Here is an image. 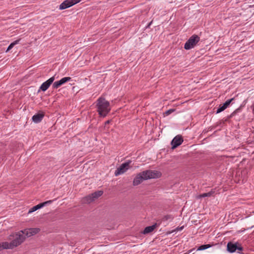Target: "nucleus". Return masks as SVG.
<instances>
[{"instance_id": "1", "label": "nucleus", "mask_w": 254, "mask_h": 254, "mask_svg": "<svg viewBox=\"0 0 254 254\" xmlns=\"http://www.w3.org/2000/svg\"><path fill=\"white\" fill-rule=\"evenodd\" d=\"M25 235L21 230L10 235L8 240L10 242L9 243L4 242V246L7 249H13L20 245L25 241Z\"/></svg>"}, {"instance_id": "2", "label": "nucleus", "mask_w": 254, "mask_h": 254, "mask_svg": "<svg viewBox=\"0 0 254 254\" xmlns=\"http://www.w3.org/2000/svg\"><path fill=\"white\" fill-rule=\"evenodd\" d=\"M161 176L160 172L154 170H146L138 174L133 181V185L137 186L144 180L159 178Z\"/></svg>"}, {"instance_id": "3", "label": "nucleus", "mask_w": 254, "mask_h": 254, "mask_svg": "<svg viewBox=\"0 0 254 254\" xmlns=\"http://www.w3.org/2000/svg\"><path fill=\"white\" fill-rule=\"evenodd\" d=\"M96 107L100 117L103 118L108 115L111 109L110 103L102 97L97 99Z\"/></svg>"}, {"instance_id": "4", "label": "nucleus", "mask_w": 254, "mask_h": 254, "mask_svg": "<svg viewBox=\"0 0 254 254\" xmlns=\"http://www.w3.org/2000/svg\"><path fill=\"white\" fill-rule=\"evenodd\" d=\"M199 40L200 38L198 36L193 35L186 42L184 46V48L186 50H190L193 48Z\"/></svg>"}, {"instance_id": "5", "label": "nucleus", "mask_w": 254, "mask_h": 254, "mask_svg": "<svg viewBox=\"0 0 254 254\" xmlns=\"http://www.w3.org/2000/svg\"><path fill=\"white\" fill-rule=\"evenodd\" d=\"M227 250L229 253H231L234 252L240 253V251H243V248L241 246V245L238 243L230 242L227 244Z\"/></svg>"}, {"instance_id": "6", "label": "nucleus", "mask_w": 254, "mask_h": 254, "mask_svg": "<svg viewBox=\"0 0 254 254\" xmlns=\"http://www.w3.org/2000/svg\"><path fill=\"white\" fill-rule=\"evenodd\" d=\"M131 161H128L124 163H123L119 167H118L115 171L114 174L115 176H118L120 175L123 174L129 168V164Z\"/></svg>"}, {"instance_id": "7", "label": "nucleus", "mask_w": 254, "mask_h": 254, "mask_svg": "<svg viewBox=\"0 0 254 254\" xmlns=\"http://www.w3.org/2000/svg\"><path fill=\"white\" fill-rule=\"evenodd\" d=\"M80 1V0H65L60 5V9H64L68 8Z\"/></svg>"}, {"instance_id": "8", "label": "nucleus", "mask_w": 254, "mask_h": 254, "mask_svg": "<svg viewBox=\"0 0 254 254\" xmlns=\"http://www.w3.org/2000/svg\"><path fill=\"white\" fill-rule=\"evenodd\" d=\"M55 79V77L52 76L47 81L43 82L40 86L38 90V92H39L40 91H42L43 92L46 91L50 86V85L54 82Z\"/></svg>"}, {"instance_id": "9", "label": "nucleus", "mask_w": 254, "mask_h": 254, "mask_svg": "<svg viewBox=\"0 0 254 254\" xmlns=\"http://www.w3.org/2000/svg\"><path fill=\"white\" fill-rule=\"evenodd\" d=\"M22 231H23L25 237H29L37 234L40 231V229L37 228L26 229L22 230Z\"/></svg>"}, {"instance_id": "10", "label": "nucleus", "mask_w": 254, "mask_h": 254, "mask_svg": "<svg viewBox=\"0 0 254 254\" xmlns=\"http://www.w3.org/2000/svg\"><path fill=\"white\" fill-rule=\"evenodd\" d=\"M103 192L102 191H96L94 193H92L91 194L87 196L85 199L86 201L88 203L93 201L95 199L97 198L99 196H101L103 194Z\"/></svg>"}, {"instance_id": "11", "label": "nucleus", "mask_w": 254, "mask_h": 254, "mask_svg": "<svg viewBox=\"0 0 254 254\" xmlns=\"http://www.w3.org/2000/svg\"><path fill=\"white\" fill-rule=\"evenodd\" d=\"M183 141V139L181 135H178L176 136L172 140L171 144L172 148L174 149L180 145Z\"/></svg>"}, {"instance_id": "12", "label": "nucleus", "mask_w": 254, "mask_h": 254, "mask_svg": "<svg viewBox=\"0 0 254 254\" xmlns=\"http://www.w3.org/2000/svg\"><path fill=\"white\" fill-rule=\"evenodd\" d=\"M234 98H231L227 100L223 105H220L219 108L216 111V114L221 113V112L225 110L231 104V102L234 100Z\"/></svg>"}, {"instance_id": "13", "label": "nucleus", "mask_w": 254, "mask_h": 254, "mask_svg": "<svg viewBox=\"0 0 254 254\" xmlns=\"http://www.w3.org/2000/svg\"><path fill=\"white\" fill-rule=\"evenodd\" d=\"M44 117V114L43 113H39L32 117V121L35 123H39L42 120Z\"/></svg>"}, {"instance_id": "14", "label": "nucleus", "mask_w": 254, "mask_h": 254, "mask_svg": "<svg viewBox=\"0 0 254 254\" xmlns=\"http://www.w3.org/2000/svg\"><path fill=\"white\" fill-rule=\"evenodd\" d=\"M158 225L157 223H155L152 226L146 227L143 231L144 234H148L152 232L157 227Z\"/></svg>"}, {"instance_id": "15", "label": "nucleus", "mask_w": 254, "mask_h": 254, "mask_svg": "<svg viewBox=\"0 0 254 254\" xmlns=\"http://www.w3.org/2000/svg\"><path fill=\"white\" fill-rule=\"evenodd\" d=\"M42 208V206H41V204H39L37 205H35L33 207H32L31 208H30L29 211H28V213H31L35 211H36L37 210L40 209V208Z\"/></svg>"}, {"instance_id": "16", "label": "nucleus", "mask_w": 254, "mask_h": 254, "mask_svg": "<svg viewBox=\"0 0 254 254\" xmlns=\"http://www.w3.org/2000/svg\"><path fill=\"white\" fill-rule=\"evenodd\" d=\"M20 39H18L17 40L14 41V42H12L8 47L6 52L9 51L15 45L18 44L19 43Z\"/></svg>"}, {"instance_id": "17", "label": "nucleus", "mask_w": 254, "mask_h": 254, "mask_svg": "<svg viewBox=\"0 0 254 254\" xmlns=\"http://www.w3.org/2000/svg\"><path fill=\"white\" fill-rule=\"evenodd\" d=\"M71 80V78L70 77H64L62 78L61 79L59 80L62 85L65 84L66 82L69 81Z\"/></svg>"}, {"instance_id": "18", "label": "nucleus", "mask_w": 254, "mask_h": 254, "mask_svg": "<svg viewBox=\"0 0 254 254\" xmlns=\"http://www.w3.org/2000/svg\"><path fill=\"white\" fill-rule=\"evenodd\" d=\"M173 218H174V217L173 215H170V214L166 215L164 216L162 218V221H171L173 219Z\"/></svg>"}, {"instance_id": "19", "label": "nucleus", "mask_w": 254, "mask_h": 254, "mask_svg": "<svg viewBox=\"0 0 254 254\" xmlns=\"http://www.w3.org/2000/svg\"><path fill=\"white\" fill-rule=\"evenodd\" d=\"M213 193H214V191H209L207 193H202V194L199 195L198 196V198L209 197V196H210L211 195H212V194H213Z\"/></svg>"}, {"instance_id": "20", "label": "nucleus", "mask_w": 254, "mask_h": 254, "mask_svg": "<svg viewBox=\"0 0 254 254\" xmlns=\"http://www.w3.org/2000/svg\"><path fill=\"white\" fill-rule=\"evenodd\" d=\"M211 247V245L209 244H206V245H202L199 246L197 249V251H202L206 250L208 248H209Z\"/></svg>"}, {"instance_id": "21", "label": "nucleus", "mask_w": 254, "mask_h": 254, "mask_svg": "<svg viewBox=\"0 0 254 254\" xmlns=\"http://www.w3.org/2000/svg\"><path fill=\"white\" fill-rule=\"evenodd\" d=\"M61 86H62V84L58 81H55L53 83L52 88L53 89H58Z\"/></svg>"}, {"instance_id": "22", "label": "nucleus", "mask_w": 254, "mask_h": 254, "mask_svg": "<svg viewBox=\"0 0 254 254\" xmlns=\"http://www.w3.org/2000/svg\"><path fill=\"white\" fill-rule=\"evenodd\" d=\"M175 111V109H170V110H168L166 111L164 113V114L166 116H168V115H170L171 114H172V113H173Z\"/></svg>"}, {"instance_id": "23", "label": "nucleus", "mask_w": 254, "mask_h": 254, "mask_svg": "<svg viewBox=\"0 0 254 254\" xmlns=\"http://www.w3.org/2000/svg\"><path fill=\"white\" fill-rule=\"evenodd\" d=\"M53 201V200H48V201H46L44 202L41 203L40 204L41 205L42 207H43L47 205V204H51Z\"/></svg>"}, {"instance_id": "24", "label": "nucleus", "mask_w": 254, "mask_h": 254, "mask_svg": "<svg viewBox=\"0 0 254 254\" xmlns=\"http://www.w3.org/2000/svg\"><path fill=\"white\" fill-rule=\"evenodd\" d=\"M53 201V200H48V201H46L44 202L41 203L40 204L41 205L42 207H43L47 205V204H51Z\"/></svg>"}, {"instance_id": "25", "label": "nucleus", "mask_w": 254, "mask_h": 254, "mask_svg": "<svg viewBox=\"0 0 254 254\" xmlns=\"http://www.w3.org/2000/svg\"><path fill=\"white\" fill-rule=\"evenodd\" d=\"M3 249H7V248H5L4 242H2V243H0V251Z\"/></svg>"}, {"instance_id": "26", "label": "nucleus", "mask_w": 254, "mask_h": 254, "mask_svg": "<svg viewBox=\"0 0 254 254\" xmlns=\"http://www.w3.org/2000/svg\"><path fill=\"white\" fill-rule=\"evenodd\" d=\"M193 250H194V249H192V250L189 251L188 253H185V254H189V253H190L191 252H192Z\"/></svg>"}, {"instance_id": "27", "label": "nucleus", "mask_w": 254, "mask_h": 254, "mask_svg": "<svg viewBox=\"0 0 254 254\" xmlns=\"http://www.w3.org/2000/svg\"><path fill=\"white\" fill-rule=\"evenodd\" d=\"M109 123H110V121H109V120H108V121H106V122H105V125H107V124H109Z\"/></svg>"}, {"instance_id": "28", "label": "nucleus", "mask_w": 254, "mask_h": 254, "mask_svg": "<svg viewBox=\"0 0 254 254\" xmlns=\"http://www.w3.org/2000/svg\"><path fill=\"white\" fill-rule=\"evenodd\" d=\"M183 227H180V228H178V229L179 230H182V229H183Z\"/></svg>"}]
</instances>
